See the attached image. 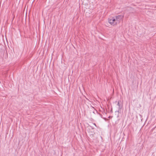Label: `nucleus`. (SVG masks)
<instances>
[{
    "mask_svg": "<svg viewBox=\"0 0 156 156\" xmlns=\"http://www.w3.org/2000/svg\"><path fill=\"white\" fill-rule=\"evenodd\" d=\"M123 15H119L115 16L114 17V18L115 19V21L117 24L119 23L120 21L123 18Z\"/></svg>",
    "mask_w": 156,
    "mask_h": 156,
    "instance_id": "1",
    "label": "nucleus"
},
{
    "mask_svg": "<svg viewBox=\"0 0 156 156\" xmlns=\"http://www.w3.org/2000/svg\"><path fill=\"white\" fill-rule=\"evenodd\" d=\"M108 21L109 23L112 26H114L117 24L114 17L108 18Z\"/></svg>",
    "mask_w": 156,
    "mask_h": 156,
    "instance_id": "2",
    "label": "nucleus"
},
{
    "mask_svg": "<svg viewBox=\"0 0 156 156\" xmlns=\"http://www.w3.org/2000/svg\"><path fill=\"white\" fill-rule=\"evenodd\" d=\"M117 105L119 106V110L118 112H119V110L121 109L122 107V103L120 100H119L118 101Z\"/></svg>",
    "mask_w": 156,
    "mask_h": 156,
    "instance_id": "3",
    "label": "nucleus"
},
{
    "mask_svg": "<svg viewBox=\"0 0 156 156\" xmlns=\"http://www.w3.org/2000/svg\"><path fill=\"white\" fill-rule=\"evenodd\" d=\"M95 126H96V125L95 123H94V124Z\"/></svg>",
    "mask_w": 156,
    "mask_h": 156,
    "instance_id": "4",
    "label": "nucleus"
}]
</instances>
